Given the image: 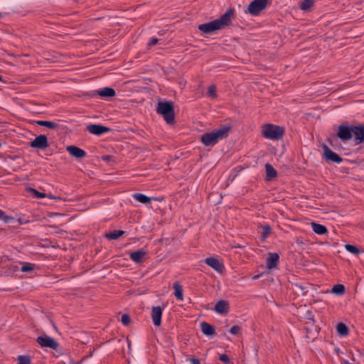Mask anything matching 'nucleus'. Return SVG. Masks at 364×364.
<instances>
[{
	"mask_svg": "<svg viewBox=\"0 0 364 364\" xmlns=\"http://www.w3.org/2000/svg\"><path fill=\"white\" fill-rule=\"evenodd\" d=\"M269 3V0H254L248 6L245 13L257 16L264 10Z\"/></svg>",
	"mask_w": 364,
	"mask_h": 364,
	"instance_id": "nucleus-4",
	"label": "nucleus"
},
{
	"mask_svg": "<svg viewBox=\"0 0 364 364\" xmlns=\"http://www.w3.org/2000/svg\"><path fill=\"white\" fill-rule=\"evenodd\" d=\"M157 114L161 115L166 122L172 124L175 122L174 103L171 101H159L156 107Z\"/></svg>",
	"mask_w": 364,
	"mask_h": 364,
	"instance_id": "nucleus-2",
	"label": "nucleus"
},
{
	"mask_svg": "<svg viewBox=\"0 0 364 364\" xmlns=\"http://www.w3.org/2000/svg\"><path fill=\"white\" fill-rule=\"evenodd\" d=\"M30 146L32 148L39 149L42 150L46 149L49 146L47 136L43 134L36 136L32 141H31Z\"/></svg>",
	"mask_w": 364,
	"mask_h": 364,
	"instance_id": "nucleus-8",
	"label": "nucleus"
},
{
	"mask_svg": "<svg viewBox=\"0 0 364 364\" xmlns=\"http://www.w3.org/2000/svg\"><path fill=\"white\" fill-rule=\"evenodd\" d=\"M215 311L219 314H226L229 311V304L227 301L220 300L215 306Z\"/></svg>",
	"mask_w": 364,
	"mask_h": 364,
	"instance_id": "nucleus-17",
	"label": "nucleus"
},
{
	"mask_svg": "<svg viewBox=\"0 0 364 364\" xmlns=\"http://www.w3.org/2000/svg\"><path fill=\"white\" fill-rule=\"evenodd\" d=\"M205 262L218 272H223L224 269L223 264L215 257H208L205 259Z\"/></svg>",
	"mask_w": 364,
	"mask_h": 364,
	"instance_id": "nucleus-13",
	"label": "nucleus"
},
{
	"mask_svg": "<svg viewBox=\"0 0 364 364\" xmlns=\"http://www.w3.org/2000/svg\"><path fill=\"white\" fill-rule=\"evenodd\" d=\"M230 129L231 128L230 126L223 125L211 132L203 134L200 137V141L206 146H213L220 140L226 138L228 136Z\"/></svg>",
	"mask_w": 364,
	"mask_h": 364,
	"instance_id": "nucleus-1",
	"label": "nucleus"
},
{
	"mask_svg": "<svg viewBox=\"0 0 364 364\" xmlns=\"http://www.w3.org/2000/svg\"><path fill=\"white\" fill-rule=\"evenodd\" d=\"M36 341L41 347L50 348L53 350H57L59 347V344L54 338L46 335L38 336Z\"/></svg>",
	"mask_w": 364,
	"mask_h": 364,
	"instance_id": "nucleus-6",
	"label": "nucleus"
},
{
	"mask_svg": "<svg viewBox=\"0 0 364 364\" xmlns=\"http://www.w3.org/2000/svg\"><path fill=\"white\" fill-rule=\"evenodd\" d=\"M131 321L130 317L127 314H123L121 318V322L124 325L127 326Z\"/></svg>",
	"mask_w": 364,
	"mask_h": 364,
	"instance_id": "nucleus-35",
	"label": "nucleus"
},
{
	"mask_svg": "<svg viewBox=\"0 0 364 364\" xmlns=\"http://www.w3.org/2000/svg\"><path fill=\"white\" fill-rule=\"evenodd\" d=\"M279 255L277 253H270L267 259V267L269 269H272L277 267L279 262Z\"/></svg>",
	"mask_w": 364,
	"mask_h": 364,
	"instance_id": "nucleus-18",
	"label": "nucleus"
},
{
	"mask_svg": "<svg viewBox=\"0 0 364 364\" xmlns=\"http://www.w3.org/2000/svg\"><path fill=\"white\" fill-rule=\"evenodd\" d=\"M209 96L212 98H215L217 97L216 92H208Z\"/></svg>",
	"mask_w": 364,
	"mask_h": 364,
	"instance_id": "nucleus-44",
	"label": "nucleus"
},
{
	"mask_svg": "<svg viewBox=\"0 0 364 364\" xmlns=\"http://www.w3.org/2000/svg\"><path fill=\"white\" fill-rule=\"evenodd\" d=\"M134 198L141 203H147L151 201V198L141 193H135L133 195Z\"/></svg>",
	"mask_w": 364,
	"mask_h": 364,
	"instance_id": "nucleus-25",
	"label": "nucleus"
},
{
	"mask_svg": "<svg viewBox=\"0 0 364 364\" xmlns=\"http://www.w3.org/2000/svg\"><path fill=\"white\" fill-rule=\"evenodd\" d=\"M201 331L206 336H213L215 333L213 326L206 322L201 323Z\"/></svg>",
	"mask_w": 364,
	"mask_h": 364,
	"instance_id": "nucleus-20",
	"label": "nucleus"
},
{
	"mask_svg": "<svg viewBox=\"0 0 364 364\" xmlns=\"http://www.w3.org/2000/svg\"><path fill=\"white\" fill-rule=\"evenodd\" d=\"M66 150L71 156L77 159H82L86 155V152L83 149L75 146H68L66 147Z\"/></svg>",
	"mask_w": 364,
	"mask_h": 364,
	"instance_id": "nucleus-14",
	"label": "nucleus"
},
{
	"mask_svg": "<svg viewBox=\"0 0 364 364\" xmlns=\"http://www.w3.org/2000/svg\"><path fill=\"white\" fill-rule=\"evenodd\" d=\"M315 0H304L300 4V9L303 11H309L314 4Z\"/></svg>",
	"mask_w": 364,
	"mask_h": 364,
	"instance_id": "nucleus-28",
	"label": "nucleus"
},
{
	"mask_svg": "<svg viewBox=\"0 0 364 364\" xmlns=\"http://www.w3.org/2000/svg\"><path fill=\"white\" fill-rule=\"evenodd\" d=\"M257 278H258V276H255L254 277V279H257Z\"/></svg>",
	"mask_w": 364,
	"mask_h": 364,
	"instance_id": "nucleus-47",
	"label": "nucleus"
},
{
	"mask_svg": "<svg viewBox=\"0 0 364 364\" xmlns=\"http://www.w3.org/2000/svg\"><path fill=\"white\" fill-rule=\"evenodd\" d=\"M267 180L270 181L277 175V171L269 164L265 165Z\"/></svg>",
	"mask_w": 364,
	"mask_h": 364,
	"instance_id": "nucleus-21",
	"label": "nucleus"
},
{
	"mask_svg": "<svg viewBox=\"0 0 364 364\" xmlns=\"http://www.w3.org/2000/svg\"><path fill=\"white\" fill-rule=\"evenodd\" d=\"M116 92H95L93 95H90V97L100 96L102 98L112 97L115 95Z\"/></svg>",
	"mask_w": 364,
	"mask_h": 364,
	"instance_id": "nucleus-30",
	"label": "nucleus"
},
{
	"mask_svg": "<svg viewBox=\"0 0 364 364\" xmlns=\"http://www.w3.org/2000/svg\"><path fill=\"white\" fill-rule=\"evenodd\" d=\"M272 229L269 225H265L262 228V240L264 241L271 233Z\"/></svg>",
	"mask_w": 364,
	"mask_h": 364,
	"instance_id": "nucleus-31",
	"label": "nucleus"
},
{
	"mask_svg": "<svg viewBox=\"0 0 364 364\" xmlns=\"http://www.w3.org/2000/svg\"><path fill=\"white\" fill-rule=\"evenodd\" d=\"M353 126L340 125L338 128L337 136L343 141H349L353 138Z\"/></svg>",
	"mask_w": 364,
	"mask_h": 364,
	"instance_id": "nucleus-5",
	"label": "nucleus"
},
{
	"mask_svg": "<svg viewBox=\"0 0 364 364\" xmlns=\"http://www.w3.org/2000/svg\"><path fill=\"white\" fill-rule=\"evenodd\" d=\"M87 130L92 134L100 136L104 133L109 132L110 129L100 124H90L87 127Z\"/></svg>",
	"mask_w": 364,
	"mask_h": 364,
	"instance_id": "nucleus-12",
	"label": "nucleus"
},
{
	"mask_svg": "<svg viewBox=\"0 0 364 364\" xmlns=\"http://www.w3.org/2000/svg\"><path fill=\"white\" fill-rule=\"evenodd\" d=\"M217 89V87L215 84H212L208 86V91H215Z\"/></svg>",
	"mask_w": 364,
	"mask_h": 364,
	"instance_id": "nucleus-42",
	"label": "nucleus"
},
{
	"mask_svg": "<svg viewBox=\"0 0 364 364\" xmlns=\"http://www.w3.org/2000/svg\"><path fill=\"white\" fill-rule=\"evenodd\" d=\"M284 132V128L279 125L265 124L262 126V134L268 139L278 141L282 138Z\"/></svg>",
	"mask_w": 364,
	"mask_h": 364,
	"instance_id": "nucleus-3",
	"label": "nucleus"
},
{
	"mask_svg": "<svg viewBox=\"0 0 364 364\" xmlns=\"http://www.w3.org/2000/svg\"><path fill=\"white\" fill-rule=\"evenodd\" d=\"M331 292L337 295H343L345 293V287L341 284H336L333 287Z\"/></svg>",
	"mask_w": 364,
	"mask_h": 364,
	"instance_id": "nucleus-27",
	"label": "nucleus"
},
{
	"mask_svg": "<svg viewBox=\"0 0 364 364\" xmlns=\"http://www.w3.org/2000/svg\"><path fill=\"white\" fill-rule=\"evenodd\" d=\"M234 15L232 9H228L224 14H223L219 18L215 19L218 26L220 29L225 26H229L231 23L232 18Z\"/></svg>",
	"mask_w": 364,
	"mask_h": 364,
	"instance_id": "nucleus-7",
	"label": "nucleus"
},
{
	"mask_svg": "<svg viewBox=\"0 0 364 364\" xmlns=\"http://www.w3.org/2000/svg\"><path fill=\"white\" fill-rule=\"evenodd\" d=\"M18 364H31L30 357L28 355H19L18 357Z\"/></svg>",
	"mask_w": 364,
	"mask_h": 364,
	"instance_id": "nucleus-32",
	"label": "nucleus"
},
{
	"mask_svg": "<svg viewBox=\"0 0 364 364\" xmlns=\"http://www.w3.org/2000/svg\"><path fill=\"white\" fill-rule=\"evenodd\" d=\"M311 225L314 232L318 235H324L328 232L327 228L323 225L311 223Z\"/></svg>",
	"mask_w": 364,
	"mask_h": 364,
	"instance_id": "nucleus-19",
	"label": "nucleus"
},
{
	"mask_svg": "<svg viewBox=\"0 0 364 364\" xmlns=\"http://www.w3.org/2000/svg\"><path fill=\"white\" fill-rule=\"evenodd\" d=\"M336 329L338 334L342 336H345L348 334V328L343 323H339L336 326Z\"/></svg>",
	"mask_w": 364,
	"mask_h": 364,
	"instance_id": "nucleus-24",
	"label": "nucleus"
},
{
	"mask_svg": "<svg viewBox=\"0 0 364 364\" xmlns=\"http://www.w3.org/2000/svg\"><path fill=\"white\" fill-rule=\"evenodd\" d=\"M345 248L347 251H348L349 252L353 253L354 255H358L360 252V250H358V248L356 246L353 245H349V244L346 245Z\"/></svg>",
	"mask_w": 364,
	"mask_h": 364,
	"instance_id": "nucleus-33",
	"label": "nucleus"
},
{
	"mask_svg": "<svg viewBox=\"0 0 364 364\" xmlns=\"http://www.w3.org/2000/svg\"><path fill=\"white\" fill-rule=\"evenodd\" d=\"M37 124L52 129H55L58 127V124L50 121H38Z\"/></svg>",
	"mask_w": 364,
	"mask_h": 364,
	"instance_id": "nucleus-26",
	"label": "nucleus"
},
{
	"mask_svg": "<svg viewBox=\"0 0 364 364\" xmlns=\"http://www.w3.org/2000/svg\"><path fill=\"white\" fill-rule=\"evenodd\" d=\"M173 289L175 290L174 295L177 298V299L180 301L183 300V288L182 286L179 284V282H176L173 283Z\"/></svg>",
	"mask_w": 364,
	"mask_h": 364,
	"instance_id": "nucleus-22",
	"label": "nucleus"
},
{
	"mask_svg": "<svg viewBox=\"0 0 364 364\" xmlns=\"http://www.w3.org/2000/svg\"><path fill=\"white\" fill-rule=\"evenodd\" d=\"M296 242L297 244H302L303 243L301 239H300V238H297Z\"/></svg>",
	"mask_w": 364,
	"mask_h": 364,
	"instance_id": "nucleus-46",
	"label": "nucleus"
},
{
	"mask_svg": "<svg viewBox=\"0 0 364 364\" xmlns=\"http://www.w3.org/2000/svg\"><path fill=\"white\" fill-rule=\"evenodd\" d=\"M324 151V157L327 161H331L335 163H341L343 159L336 153L333 152L327 145L323 146Z\"/></svg>",
	"mask_w": 364,
	"mask_h": 364,
	"instance_id": "nucleus-11",
	"label": "nucleus"
},
{
	"mask_svg": "<svg viewBox=\"0 0 364 364\" xmlns=\"http://www.w3.org/2000/svg\"><path fill=\"white\" fill-rule=\"evenodd\" d=\"M162 309L160 306H154L151 311V317L155 326H160L161 323Z\"/></svg>",
	"mask_w": 364,
	"mask_h": 364,
	"instance_id": "nucleus-15",
	"label": "nucleus"
},
{
	"mask_svg": "<svg viewBox=\"0 0 364 364\" xmlns=\"http://www.w3.org/2000/svg\"><path fill=\"white\" fill-rule=\"evenodd\" d=\"M219 358L225 364H228L230 363V359L226 354H221Z\"/></svg>",
	"mask_w": 364,
	"mask_h": 364,
	"instance_id": "nucleus-38",
	"label": "nucleus"
},
{
	"mask_svg": "<svg viewBox=\"0 0 364 364\" xmlns=\"http://www.w3.org/2000/svg\"><path fill=\"white\" fill-rule=\"evenodd\" d=\"M159 42V39L156 38H152L148 43V46L151 47L155 46Z\"/></svg>",
	"mask_w": 364,
	"mask_h": 364,
	"instance_id": "nucleus-39",
	"label": "nucleus"
},
{
	"mask_svg": "<svg viewBox=\"0 0 364 364\" xmlns=\"http://www.w3.org/2000/svg\"><path fill=\"white\" fill-rule=\"evenodd\" d=\"M0 219H2L5 223H8L11 220V217L6 215L4 212L0 210Z\"/></svg>",
	"mask_w": 364,
	"mask_h": 364,
	"instance_id": "nucleus-37",
	"label": "nucleus"
},
{
	"mask_svg": "<svg viewBox=\"0 0 364 364\" xmlns=\"http://www.w3.org/2000/svg\"><path fill=\"white\" fill-rule=\"evenodd\" d=\"M353 136L356 145L364 142V124L353 126Z\"/></svg>",
	"mask_w": 364,
	"mask_h": 364,
	"instance_id": "nucleus-10",
	"label": "nucleus"
},
{
	"mask_svg": "<svg viewBox=\"0 0 364 364\" xmlns=\"http://www.w3.org/2000/svg\"><path fill=\"white\" fill-rule=\"evenodd\" d=\"M146 255V252L144 250H139L136 252L130 253V259L135 263H140L143 261L144 257Z\"/></svg>",
	"mask_w": 364,
	"mask_h": 364,
	"instance_id": "nucleus-16",
	"label": "nucleus"
},
{
	"mask_svg": "<svg viewBox=\"0 0 364 364\" xmlns=\"http://www.w3.org/2000/svg\"><path fill=\"white\" fill-rule=\"evenodd\" d=\"M241 331V328L240 326H233L232 327H231V328L230 329V333L233 334V335H237Z\"/></svg>",
	"mask_w": 364,
	"mask_h": 364,
	"instance_id": "nucleus-36",
	"label": "nucleus"
},
{
	"mask_svg": "<svg viewBox=\"0 0 364 364\" xmlns=\"http://www.w3.org/2000/svg\"><path fill=\"white\" fill-rule=\"evenodd\" d=\"M124 234V231L123 230H114L113 232L106 234L105 237L108 240H117Z\"/></svg>",
	"mask_w": 364,
	"mask_h": 364,
	"instance_id": "nucleus-23",
	"label": "nucleus"
},
{
	"mask_svg": "<svg viewBox=\"0 0 364 364\" xmlns=\"http://www.w3.org/2000/svg\"><path fill=\"white\" fill-rule=\"evenodd\" d=\"M341 364H353V363H349L348 361H347L346 360H341Z\"/></svg>",
	"mask_w": 364,
	"mask_h": 364,
	"instance_id": "nucleus-45",
	"label": "nucleus"
},
{
	"mask_svg": "<svg viewBox=\"0 0 364 364\" xmlns=\"http://www.w3.org/2000/svg\"><path fill=\"white\" fill-rule=\"evenodd\" d=\"M198 29L205 34H211L215 31L220 30L215 20L198 26Z\"/></svg>",
	"mask_w": 364,
	"mask_h": 364,
	"instance_id": "nucleus-9",
	"label": "nucleus"
},
{
	"mask_svg": "<svg viewBox=\"0 0 364 364\" xmlns=\"http://www.w3.org/2000/svg\"><path fill=\"white\" fill-rule=\"evenodd\" d=\"M46 197L50 198V199L61 200V198L60 196H55L51 195V194H47Z\"/></svg>",
	"mask_w": 364,
	"mask_h": 364,
	"instance_id": "nucleus-41",
	"label": "nucleus"
},
{
	"mask_svg": "<svg viewBox=\"0 0 364 364\" xmlns=\"http://www.w3.org/2000/svg\"><path fill=\"white\" fill-rule=\"evenodd\" d=\"M34 264L31 263H23L21 267V271L23 272H31L34 269Z\"/></svg>",
	"mask_w": 364,
	"mask_h": 364,
	"instance_id": "nucleus-29",
	"label": "nucleus"
},
{
	"mask_svg": "<svg viewBox=\"0 0 364 364\" xmlns=\"http://www.w3.org/2000/svg\"><path fill=\"white\" fill-rule=\"evenodd\" d=\"M30 191L33 193V195L36 198H46L47 196V194L40 193L38 191H36V189H33L31 188H30Z\"/></svg>",
	"mask_w": 364,
	"mask_h": 364,
	"instance_id": "nucleus-34",
	"label": "nucleus"
},
{
	"mask_svg": "<svg viewBox=\"0 0 364 364\" xmlns=\"http://www.w3.org/2000/svg\"><path fill=\"white\" fill-rule=\"evenodd\" d=\"M189 360L192 364H200V361L198 358H190Z\"/></svg>",
	"mask_w": 364,
	"mask_h": 364,
	"instance_id": "nucleus-40",
	"label": "nucleus"
},
{
	"mask_svg": "<svg viewBox=\"0 0 364 364\" xmlns=\"http://www.w3.org/2000/svg\"><path fill=\"white\" fill-rule=\"evenodd\" d=\"M97 91H114V90L112 87H105L97 90Z\"/></svg>",
	"mask_w": 364,
	"mask_h": 364,
	"instance_id": "nucleus-43",
	"label": "nucleus"
},
{
	"mask_svg": "<svg viewBox=\"0 0 364 364\" xmlns=\"http://www.w3.org/2000/svg\"><path fill=\"white\" fill-rule=\"evenodd\" d=\"M2 80V77L0 75V81Z\"/></svg>",
	"mask_w": 364,
	"mask_h": 364,
	"instance_id": "nucleus-48",
	"label": "nucleus"
}]
</instances>
